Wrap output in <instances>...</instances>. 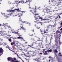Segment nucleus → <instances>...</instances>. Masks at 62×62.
Segmentation results:
<instances>
[{
	"label": "nucleus",
	"mask_w": 62,
	"mask_h": 62,
	"mask_svg": "<svg viewBox=\"0 0 62 62\" xmlns=\"http://www.w3.org/2000/svg\"><path fill=\"white\" fill-rule=\"evenodd\" d=\"M3 26H8V24H3Z\"/></svg>",
	"instance_id": "obj_14"
},
{
	"label": "nucleus",
	"mask_w": 62,
	"mask_h": 62,
	"mask_svg": "<svg viewBox=\"0 0 62 62\" xmlns=\"http://www.w3.org/2000/svg\"><path fill=\"white\" fill-rule=\"evenodd\" d=\"M7 59L8 61H9L10 60H13V59H14V60H15V61H16V60H17V59H16V58L15 57L12 58L11 57H8V58Z\"/></svg>",
	"instance_id": "obj_3"
},
{
	"label": "nucleus",
	"mask_w": 62,
	"mask_h": 62,
	"mask_svg": "<svg viewBox=\"0 0 62 62\" xmlns=\"http://www.w3.org/2000/svg\"><path fill=\"white\" fill-rule=\"evenodd\" d=\"M4 18L5 19H8V16H7V15L6 14H4V15L3 16Z\"/></svg>",
	"instance_id": "obj_6"
},
{
	"label": "nucleus",
	"mask_w": 62,
	"mask_h": 62,
	"mask_svg": "<svg viewBox=\"0 0 62 62\" xmlns=\"http://www.w3.org/2000/svg\"><path fill=\"white\" fill-rule=\"evenodd\" d=\"M29 48H30L29 47H27V49H29Z\"/></svg>",
	"instance_id": "obj_46"
},
{
	"label": "nucleus",
	"mask_w": 62,
	"mask_h": 62,
	"mask_svg": "<svg viewBox=\"0 0 62 62\" xmlns=\"http://www.w3.org/2000/svg\"><path fill=\"white\" fill-rule=\"evenodd\" d=\"M50 60H49V62L50 61Z\"/></svg>",
	"instance_id": "obj_64"
},
{
	"label": "nucleus",
	"mask_w": 62,
	"mask_h": 62,
	"mask_svg": "<svg viewBox=\"0 0 62 62\" xmlns=\"http://www.w3.org/2000/svg\"><path fill=\"white\" fill-rule=\"evenodd\" d=\"M17 10V11H19V9H15V10Z\"/></svg>",
	"instance_id": "obj_36"
},
{
	"label": "nucleus",
	"mask_w": 62,
	"mask_h": 62,
	"mask_svg": "<svg viewBox=\"0 0 62 62\" xmlns=\"http://www.w3.org/2000/svg\"><path fill=\"white\" fill-rule=\"evenodd\" d=\"M11 45H13V43H11Z\"/></svg>",
	"instance_id": "obj_53"
},
{
	"label": "nucleus",
	"mask_w": 62,
	"mask_h": 62,
	"mask_svg": "<svg viewBox=\"0 0 62 62\" xmlns=\"http://www.w3.org/2000/svg\"><path fill=\"white\" fill-rule=\"evenodd\" d=\"M26 3H27V2H29V4H30V2H31V1H30L29 0H26Z\"/></svg>",
	"instance_id": "obj_23"
},
{
	"label": "nucleus",
	"mask_w": 62,
	"mask_h": 62,
	"mask_svg": "<svg viewBox=\"0 0 62 62\" xmlns=\"http://www.w3.org/2000/svg\"><path fill=\"white\" fill-rule=\"evenodd\" d=\"M59 18H61V17H60V16H59Z\"/></svg>",
	"instance_id": "obj_63"
},
{
	"label": "nucleus",
	"mask_w": 62,
	"mask_h": 62,
	"mask_svg": "<svg viewBox=\"0 0 62 62\" xmlns=\"http://www.w3.org/2000/svg\"><path fill=\"white\" fill-rule=\"evenodd\" d=\"M59 44H62V42L60 41H59Z\"/></svg>",
	"instance_id": "obj_35"
},
{
	"label": "nucleus",
	"mask_w": 62,
	"mask_h": 62,
	"mask_svg": "<svg viewBox=\"0 0 62 62\" xmlns=\"http://www.w3.org/2000/svg\"><path fill=\"white\" fill-rule=\"evenodd\" d=\"M36 61H37V62H39V58H37L36 59Z\"/></svg>",
	"instance_id": "obj_16"
},
{
	"label": "nucleus",
	"mask_w": 62,
	"mask_h": 62,
	"mask_svg": "<svg viewBox=\"0 0 62 62\" xmlns=\"http://www.w3.org/2000/svg\"><path fill=\"white\" fill-rule=\"evenodd\" d=\"M33 41V43H35V42H37L38 41H36L35 40H34Z\"/></svg>",
	"instance_id": "obj_26"
},
{
	"label": "nucleus",
	"mask_w": 62,
	"mask_h": 62,
	"mask_svg": "<svg viewBox=\"0 0 62 62\" xmlns=\"http://www.w3.org/2000/svg\"><path fill=\"white\" fill-rule=\"evenodd\" d=\"M12 13H10V14H8V15H12Z\"/></svg>",
	"instance_id": "obj_32"
},
{
	"label": "nucleus",
	"mask_w": 62,
	"mask_h": 62,
	"mask_svg": "<svg viewBox=\"0 0 62 62\" xmlns=\"http://www.w3.org/2000/svg\"><path fill=\"white\" fill-rule=\"evenodd\" d=\"M18 16L19 17L21 18V17L23 16V12H22V13H18Z\"/></svg>",
	"instance_id": "obj_4"
},
{
	"label": "nucleus",
	"mask_w": 62,
	"mask_h": 62,
	"mask_svg": "<svg viewBox=\"0 0 62 62\" xmlns=\"http://www.w3.org/2000/svg\"><path fill=\"white\" fill-rule=\"evenodd\" d=\"M45 30H44V32H42V33H41V34H44V33H48V29H46V31H45Z\"/></svg>",
	"instance_id": "obj_5"
},
{
	"label": "nucleus",
	"mask_w": 62,
	"mask_h": 62,
	"mask_svg": "<svg viewBox=\"0 0 62 62\" xmlns=\"http://www.w3.org/2000/svg\"><path fill=\"white\" fill-rule=\"evenodd\" d=\"M52 51V50L50 49L49 50V52H51V51Z\"/></svg>",
	"instance_id": "obj_38"
},
{
	"label": "nucleus",
	"mask_w": 62,
	"mask_h": 62,
	"mask_svg": "<svg viewBox=\"0 0 62 62\" xmlns=\"http://www.w3.org/2000/svg\"><path fill=\"white\" fill-rule=\"evenodd\" d=\"M38 19V20H37L36 21V23H39V19Z\"/></svg>",
	"instance_id": "obj_20"
},
{
	"label": "nucleus",
	"mask_w": 62,
	"mask_h": 62,
	"mask_svg": "<svg viewBox=\"0 0 62 62\" xmlns=\"http://www.w3.org/2000/svg\"><path fill=\"white\" fill-rule=\"evenodd\" d=\"M9 32L10 33H11V32L8 31V33H9Z\"/></svg>",
	"instance_id": "obj_61"
},
{
	"label": "nucleus",
	"mask_w": 62,
	"mask_h": 62,
	"mask_svg": "<svg viewBox=\"0 0 62 62\" xmlns=\"http://www.w3.org/2000/svg\"><path fill=\"white\" fill-rule=\"evenodd\" d=\"M17 56H18V58H19V59H21V60H22V61H23V60H22V58H20V57H19V55H18V54H17Z\"/></svg>",
	"instance_id": "obj_13"
},
{
	"label": "nucleus",
	"mask_w": 62,
	"mask_h": 62,
	"mask_svg": "<svg viewBox=\"0 0 62 62\" xmlns=\"http://www.w3.org/2000/svg\"><path fill=\"white\" fill-rule=\"evenodd\" d=\"M15 11L14 10H12L11 9L10 10H7V11L8 12H11V11H12L13 12H14Z\"/></svg>",
	"instance_id": "obj_8"
},
{
	"label": "nucleus",
	"mask_w": 62,
	"mask_h": 62,
	"mask_svg": "<svg viewBox=\"0 0 62 62\" xmlns=\"http://www.w3.org/2000/svg\"><path fill=\"white\" fill-rule=\"evenodd\" d=\"M35 54H39V51H35Z\"/></svg>",
	"instance_id": "obj_18"
},
{
	"label": "nucleus",
	"mask_w": 62,
	"mask_h": 62,
	"mask_svg": "<svg viewBox=\"0 0 62 62\" xmlns=\"http://www.w3.org/2000/svg\"><path fill=\"white\" fill-rule=\"evenodd\" d=\"M25 44L26 43V44H27V42H25Z\"/></svg>",
	"instance_id": "obj_51"
},
{
	"label": "nucleus",
	"mask_w": 62,
	"mask_h": 62,
	"mask_svg": "<svg viewBox=\"0 0 62 62\" xmlns=\"http://www.w3.org/2000/svg\"><path fill=\"white\" fill-rule=\"evenodd\" d=\"M47 51H45V53H44V54L45 55H46V54H47Z\"/></svg>",
	"instance_id": "obj_17"
},
{
	"label": "nucleus",
	"mask_w": 62,
	"mask_h": 62,
	"mask_svg": "<svg viewBox=\"0 0 62 62\" xmlns=\"http://www.w3.org/2000/svg\"><path fill=\"white\" fill-rule=\"evenodd\" d=\"M20 61H15V62H20Z\"/></svg>",
	"instance_id": "obj_34"
},
{
	"label": "nucleus",
	"mask_w": 62,
	"mask_h": 62,
	"mask_svg": "<svg viewBox=\"0 0 62 62\" xmlns=\"http://www.w3.org/2000/svg\"><path fill=\"white\" fill-rule=\"evenodd\" d=\"M19 3H23V1H22H22H19Z\"/></svg>",
	"instance_id": "obj_27"
},
{
	"label": "nucleus",
	"mask_w": 62,
	"mask_h": 62,
	"mask_svg": "<svg viewBox=\"0 0 62 62\" xmlns=\"http://www.w3.org/2000/svg\"><path fill=\"white\" fill-rule=\"evenodd\" d=\"M29 11L31 12L34 15H35V16H34L35 18H36L35 19L37 20V19H39L38 17H39V14H38V12H37L36 11V10L35 9H33V10H31Z\"/></svg>",
	"instance_id": "obj_1"
},
{
	"label": "nucleus",
	"mask_w": 62,
	"mask_h": 62,
	"mask_svg": "<svg viewBox=\"0 0 62 62\" xmlns=\"http://www.w3.org/2000/svg\"><path fill=\"white\" fill-rule=\"evenodd\" d=\"M30 36H31V37H32L33 36V35H30Z\"/></svg>",
	"instance_id": "obj_54"
},
{
	"label": "nucleus",
	"mask_w": 62,
	"mask_h": 62,
	"mask_svg": "<svg viewBox=\"0 0 62 62\" xmlns=\"http://www.w3.org/2000/svg\"><path fill=\"white\" fill-rule=\"evenodd\" d=\"M19 43L17 42V43H16V44H18Z\"/></svg>",
	"instance_id": "obj_43"
},
{
	"label": "nucleus",
	"mask_w": 62,
	"mask_h": 62,
	"mask_svg": "<svg viewBox=\"0 0 62 62\" xmlns=\"http://www.w3.org/2000/svg\"><path fill=\"white\" fill-rule=\"evenodd\" d=\"M23 47H24V48H25V47H26V46H27V45H23Z\"/></svg>",
	"instance_id": "obj_21"
},
{
	"label": "nucleus",
	"mask_w": 62,
	"mask_h": 62,
	"mask_svg": "<svg viewBox=\"0 0 62 62\" xmlns=\"http://www.w3.org/2000/svg\"><path fill=\"white\" fill-rule=\"evenodd\" d=\"M17 35H20V33H17Z\"/></svg>",
	"instance_id": "obj_52"
},
{
	"label": "nucleus",
	"mask_w": 62,
	"mask_h": 62,
	"mask_svg": "<svg viewBox=\"0 0 62 62\" xmlns=\"http://www.w3.org/2000/svg\"><path fill=\"white\" fill-rule=\"evenodd\" d=\"M8 46H7V47H6V48H8Z\"/></svg>",
	"instance_id": "obj_45"
},
{
	"label": "nucleus",
	"mask_w": 62,
	"mask_h": 62,
	"mask_svg": "<svg viewBox=\"0 0 62 62\" xmlns=\"http://www.w3.org/2000/svg\"><path fill=\"white\" fill-rule=\"evenodd\" d=\"M11 60V62H15V61H14V60Z\"/></svg>",
	"instance_id": "obj_30"
},
{
	"label": "nucleus",
	"mask_w": 62,
	"mask_h": 62,
	"mask_svg": "<svg viewBox=\"0 0 62 62\" xmlns=\"http://www.w3.org/2000/svg\"><path fill=\"white\" fill-rule=\"evenodd\" d=\"M4 52V50H3V49H2V48H0V53H3Z\"/></svg>",
	"instance_id": "obj_9"
},
{
	"label": "nucleus",
	"mask_w": 62,
	"mask_h": 62,
	"mask_svg": "<svg viewBox=\"0 0 62 62\" xmlns=\"http://www.w3.org/2000/svg\"><path fill=\"white\" fill-rule=\"evenodd\" d=\"M8 37H10V36H11V35H8Z\"/></svg>",
	"instance_id": "obj_48"
},
{
	"label": "nucleus",
	"mask_w": 62,
	"mask_h": 62,
	"mask_svg": "<svg viewBox=\"0 0 62 62\" xmlns=\"http://www.w3.org/2000/svg\"><path fill=\"white\" fill-rule=\"evenodd\" d=\"M13 32L14 33H15L16 34H17V33H18L19 32V31H18V32L14 31V32Z\"/></svg>",
	"instance_id": "obj_24"
},
{
	"label": "nucleus",
	"mask_w": 62,
	"mask_h": 62,
	"mask_svg": "<svg viewBox=\"0 0 62 62\" xmlns=\"http://www.w3.org/2000/svg\"><path fill=\"white\" fill-rule=\"evenodd\" d=\"M8 39L9 41H10V42H11V39Z\"/></svg>",
	"instance_id": "obj_31"
},
{
	"label": "nucleus",
	"mask_w": 62,
	"mask_h": 62,
	"mask_svg": "<svg viewBox=\"0 0 62 62\" xmlns=\"http://www.w3.org/2000/svg\"><path fill=\"white\" fill-rule=\"evenodd\" d=\"M8 27V28H10V26H7Z\"/></svg>",
	"instance_id": "obj_40"
},
{
	"label": "nucleus",
	"mask_w": 62,
	"mask_h": 62,
	"mask_svg": "<svg viewBox=\"0 0 62 62\" xmlns=\"http://www.w3.org/2000/svg\"><path fill=\"white\" fill-rule=\"evenodd\" d=\"M20 50H21V51H23V50H22V49H20Z\"/></svg>",
	"instance_id": "obj_62"
},
{
	"label": "nucleus",
	"mask_w": 62,
	"mask_h": 62,
	"mask_svg": "<svg viewBox=\"0 0 62 62\" xmlns=\"http://www.w3.org/2000/svg\"><path fill=\"white\" fill-rule=\"evenodd\" d=\"M12 51V52H13L14 53V52H14V51Z\"/></svg>",
	"instance_id": "obj_60"
},
{
	"label": "nucleus",
	"mask_w": 62,
	"mask_h": 62,
	"mask_svg": "<svg viewBox=\"0 0 62 62\" xmlns=\"http://www.w3.org/2000/svg\"><path fill=\"white\" fill-rule=\"evenodd\" d=\"M0 36H4V35H2V34H1V35H0Z\"/></svg>",
	"instance_id": "obj_47"
},
{
	"label": "nucleus",
	"mask_w": 62,
	"mask_h": 62,
	"mask_svg": "<svg viewBox=\"0 0 62 62\" xmlns=\"http://www.w3.org/2000/svg\"><path fill=\"white\" fill-rule=\"evenodd\" d=\"M13 8H14V7H13V8H11V9H12Z\"/></svg>",
	"instance_id": "obj_50"
},
{
	"label": "nucleus",
	"mask_w": 62,
	"mask_h": 62,
	"mask_svg": "<svg viewBox=\"0 0 62 62\" xmlns=\"http://www.w3.org/2000/svg\"><path fill=\"white\" fill-rule=\"evenodd\" d=\"M27 3L26 2L23 1V3L24 4H25V3Z\"/></svg>",
	"instance_id": "obj_39"
},
{
	"label": "nucleus",
	"mask_w": 62,
	"mask_h": 62,
	"mask_svg": "<svg viewBox=\"0 0 62 62\" xmlns=\"http://www.w3.org/2000/svg\"><path fill=\"white\" fill-rule=\"evenodd\" d=\"M62 31L61 32H60V31L58 30L56 32V34H57L58 33H60V34H59V35H61V34H62Z\"/></svg>",
	"instance_id": "obj_7"
},
{
	"label": "nucleus",
	"mask_w": 62,
	"mask_h": 62,
	"mask_svg": "<svg viewBox=\"0 0 62 62\" xmlns=\"http://www.w3.org/2000/svg\"><path fill=\"white\" fill-rule=\"evenodd\" d=\"M39 19H42V18H41V17H39Z\"/></svg>",
	"instance_id": "obj_42"
},
{
	"label": "nucleus",
	"mask_w": 62,
	"mask_h": 62,
	"mask_svg": "<svg viewBox=\"0 0 62 62\" xmlns=\"http://www.w3.org/2000/svg\"><path fill=\"white\" fill-rule=\"evenodd\" d=\"M22 53H23V54H24V52H23V51H22Z\"/></svg>",
	"instance_id": "obj_57"
},
{
	"label": "nucleus",
	"mask_w": 62,
	"mask_h": 62,
	"mask_svg": "<svg viewBox=\"0 0 62 62\" xmlns=\"http://www.w3.org/2000/svg\"><path fill=\"white\" fill-rule=\"evenodd\" d=\"M20 27V28L19 29V30H21V29H23V30L24 29L23 28V27H22L21 26Z\"/></svg>",
	"instance_id": "obj_12"
},
{
	"label": "nucleus",
	"mask_w": 62,
	"mask_h": 62,
	"mask_svg": "<svg viewBox=\"0 0 62 62\" xmlns=\"http://www.w3.org/2000/svg\"><path fill=\"white\" fill-rule=\"evenodd\" d=\"M59 55L60 56H61H61H62V54H61V53L60 52L59 54Z\"/></svg>",
	"instance_id": "obj_15"
},
{
	"label": "nucleus",
	"mask_w": 62,
	"mask_h": 62,
	"mask_svg": "<svg viewBox=\"0 0 62 62\" xmlns=\"http://www.w3.org/2000/svg\"><path fill=\"white\" fill-rule=\"evenodd\" d=\"M40 23L41 24V25H42V22Z\"/></svg>",
	"instance_id": "obj_55"
},
{
	"label": "nucleus",
	"mask_w": 62,
	"mask_h": 62,
	"mask_svg": "<svg viewBox=\"0 0 62 62\" xmlns=\"http://www.w3.org/2000/svg\"><path fill=\"white\" fill-rule=\"evenodd\" d=\"M42 53H40V55H42Z\"/></svg>",
	"instance_id": "obj_37"
},
{
	"label": "nucleus",
	"mask_w": 62,
	"mask_h": 62,
	"mask_svg": "<svg viewBox=\"0 0 62 62\" xmlns=\"http://www.w3.org/2000/svg\"><path fill=\"white\" fill-rule=\"evenodd\" d=\"M48 19H42L41 20H42V21H44V20H48Z\"/></svg>",
	"instance_id": "obj_29"
},
{
	"label": "nucleus",
	"mask_w": 62,
	"mask_h": 62,
	"mask_svg": "<svg viewBox=\"0 0 62 62\" xmlns=\"http://www.w3.org/2000/svg\"><path fill=\"white\" fill-rule=\"evenodd\" d=\"M36 53L34 52H33V56H35L36 55Z\"/></svg>",
	"instance_id": "obj_22"
},
{
	"label": "nucleus",
	"mask_w": 62,
	"mask_h": 62,
	"mask_svg": "<svg viewBox=\"0 0 62 62\" xmlns=\"http://www.w3.org/2000/svg\"><path fill=\"white\" fill-rule=\"evenodd\" d=\"M13 44H16V43L15 42H13Z\"/></svg>",
	"instance_id": "obj_44"
},
{
	"label": "nucleus",
	"mask_w": 62,
	"mask_h": 62,
	"mask_svg": "<svg viewBox=\"0 0 62 62\" xmlns=\"http://www.w3.org/2000/svg\"><path fill=\"white\" fill-rule=\"evenodd\" d=\"M18 38L19 39H23V38H22V37H18Z\"/></svg>",
	"instance_id": "obj_25"
},
{
	"label": "nucleus",
	"mask_w": 62,
	"mask_h": 62,
	"mask_svg": "<svg viewBox=\"0 0 62 62\" xmlns=\"http://www.w3.org/2000/svg\"><path fill=\"white\" fill-rule=\"evenodd\" d=\"M54 54H55L56 53H57L58 52L57 51V50L56 49H55L54 50Z\"/></svg>",
	"instance_id": "obj_10"
},
{
	"label": "nucleus",
	"mask_w": 62,
	"mask_h": 62,
	"mask_svg": "<svg viewBox=\"0 0 62 62\" xmlns=\"http://www.w3.org/2000/svg\"><path fill=\"white\" fill-rule=\"evenodd\" d=\"M61 25H62V22H61Z\"/></svg>",
	"instance_id": "obj_58"
},
{
	"label": "nucleus",
	"mask_w": 62,
	"mask_h": 62,
	"mask_svg": "<svg viewBox=\"0 0 62 62\" xmlns=\"http://www.w3.org/2000/svg\"><path fill=\"white\" fill-rule=\"evenodd\" d=\"M55 41L56 42L55 45H56V48L58 49H60V46H58V40H56Z\"/></svg>",
	"instance_id": "obj_2"
},
{
	"label": "nucleus",
	"mask_w": 62,
	"mask_h": 62,
	"mask_svg": "<svg viewBox=\"0 0 62 62\" xmlns=\"http://www.w3.org/2000/svg\"><path fill=\"white\" fill-rule=\"evenodd\" d=\"M37 28H38V29H39V27H37Z\"/></svg>",
	"instance_id": "obj_56"
},
{
	"label": "nucleus",
	"mask_w": 62,
	"mask_h": 62,
	"mask_svg": "<svg viewBox=\"0 0 62 62\" xmlns=\"http://www.w3.org/2000/svg\"><path fill=\"white\" fill-rule=\"evenodd\" d=\"M2 15H4V14H4L3 13H2Z\"/></svg>",
	"instance_id": "obj_49"
},
{
	"label": "nucleus",
	"mask_w": 62,
	"mask_h": 62,
	"mask_svg": "<svg viewBox=\"0 0 62 62\" xmlns=\"http://www.w3.org/2000/svg\"><path fill=\"white\" fill-rule=\"evenodd\" d=\"M49 58H51V59H50L51 60H53V58H52L50 56H49Z\"/></svg>",
	"instance_id": "obj_33"
},
{
	"label": "nucleus",
	"mask_w": 62,
	"mask_h": 62,
	"mask_svg": "<svg viewBox=\"0 0 62 62\" xmlns=\"http://www.w3.org/2000/svg\"><path fill=\"white\" fill-rule=\"evenodd\" d=\"M19 22H20V21L21 23H25V22H23L21 20H19Z\"/></svg>",
	"instance_id": "obj_28"
},
{
	"label": "nucleus",
	"mask_w": 62,
	"mask_h": 62,
	"mask_svg": "<svg viewBox=\"0 0 62 62\" xmlns=\"http://www.w3.org/2000/svg\"><path fill=\"white\" fill-rule=\"evenodd\" d=\"M46 12H47V13H48L50 12V11H49V10H48L46 11Z\"/></svg>",
	"instance_id": "obj_19"
},
{
	"label": "nucleus",
	"mask_w": 62,
	"mask_h": 62,
	"mask_svg": "<svg viewBox=\"0 0 62 62\" xmlns=\"http://www.w3.org/2000/svg\"><path fill=\"white\" fill-rule=\"evenodd\" d=\"M33 43H31V45H28V46H30L31 47V48H33V47L32 46H33Z\"/></svg>",
	"instance_id": "obj_11"
},
{
	"label": "nucleus",
	"mask_w": 62,
	"mask_h": 62,
	"mask_svg": "<svg viewBox=\"0 0 62 62\" xmlns=\"http://www.w3.org/2000/svg\"><path fill=\"white\" fill-rule=\"evenodd\" d=\"M25 56L26 57H29V56H27V55H25Z\"/></svg>",
	"instance_id": "obj_41"
},
{
	"label": "nucleus",
	"mask_w": 62,
	"mask_h": 62,
	"mask_svg": "<svg viewBox=\"0 0 62 62\" xmlns=\"http://www.w3.org/2000/svg\"><path fill=\"white\" fill-rule=\"evenodd\" d=\"M45 50H46V49H43V50H44V51H45Z\"/></svg>",
	"instance_id": "obj_59"
}]
</instances>
